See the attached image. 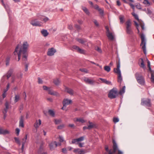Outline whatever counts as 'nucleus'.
I'll return each instance as SVG.
<instances>
[{"label":"nucleus","instance_id":"nucleus-26","mask_svg":"<svg viewBox=\"0 0 154 154\" xmlns=\"http://www.w3.org/2000/svg\"><path fill=\"white\" fill-rule=\"evenodd\" d=\"M8 103L7 102H6L5 103V108L3 111V114H6L7 110L8 108Z\"/></svg>","mask_w":154,"mask_h":154},{"label":"nucleus","instance_id":"nucleus-36","mask_svg":"<svg viewBox=\"0 0 154 154\" xmlns=\"http://www.w3.org/2000/svg\"><path fill=\"white\" fill-rule=\"evenodd\" d=\"M104 70L107 72H109L111 69L110 67L109 66H105L104 67Z\"/></svg>","mask_w":154,"mask_h":154},{"label":"nucleus","instance_id":"nucleus-39","mask_svg":"<svg viewBox=\"0 0 154 154\" xmlns=\"http://www.w3.org/2000/svg\"><path fill=\"white\" fill-rule=\"evenodd\" d=\"M78 52L80 54H85L86 53L85 51L84 50L81 49L80 48Z\"/></svg>","mask_w":154,"mask_h":154},{"label":"nucleus","instance_id":"nucleus-17","mask_svg":"<svg viewBox=\"0 0 154 154\" xmlns=\"http://www.w3.org/2000/svg\"><path fill=\"white\" fill-rule=\"evenodd\" d=\"M84 81L87 83H88L91 85H92L94 82V81L93 80H91L85 77L84 79Z\"/></svg>","mask_w":154,"mask_h":154},{"label":"nucleus","instance_id":"nucleus-35","mask_svg":"<svg viewBox=\"0 0 154 154\" xmlns=\"http://www.w3.org/2000/svg\"><path fill=\"white\" fill-rule=\"evenodd\" d=\"M15 142L19 146L20 145L21 143L19 138L17 137H14V138Z\"/></svg>","mask_w":154,"mask_h":154},{"label":"nucleus","instance_id":"nucleus-13","mask_svg":"<svg viewBox=\"0 0 154 154\" xmlns=\"http://www.w3.org/2000/svg\"><path fill=\"white\" fill-rule=\"evenodd\" d=\"M56 52V50L53 48L49 49L47 52V54L48 56H52Z\"/></svg>","mask_w":154,"mask_h":154},{"label":"nucleus","instance_id":"nucleus-55","mask_svg":"<svg viewBox=\"0 0 154 154\" xmlns=\"http://www.w3.org/2000/svg\"><path fill=\"white\" fill-rule=\"evenodd\" d=\"M43 89L45 90L48 91L49 88L48 87H47L46 86H43Z\"/></svg>","mask_w":154,"mask_h":154},{"label":"nucleus","instance_id":"nucleus-21","mask_svg":"<svg viewBox=\"0 0 154 154\" xmlns=\"http://www.w3.org/2000/svg\"><path fill=\"white\" fill-rule=\"evenodd\" d=\"M107 36L109 40H114V36L112 35V32H109L107 33Z\"/></svg>","mask_w":154,"mask_h":154},{"label":"nucleus","instance_id":"nucleus-49","mask_svg":"<svg viewBox=\"0 0 154 154\" xmlns=\"http://www.w3.org/2000/svg\"><path fill=\"white\" fill-rule=\"evenodd\" d=\"M151 81L154 83V74L153 73L151 75Z\"/></svg>","mask_w":154,"mask_h":154},{"label":"nucleus","instance_id":"nucleus-60","mask_svg":"<svg viewBox=\"0 0 154 154\" xmlns=\"http://www.w3.org/2000/svg\"><path fill=\"white\" fill-rule=\"evenodd\" d=\"M119 19L121 23H123L124 22L123 17H119Z\"/></svg>","mask_w":154,"mask_h":154},{"label":"nucleus","instance_id":"nucleus-56","mask_svg":"<svg viewBox=\"0 0 154 154\" xmlns=\"http://www.w3.org/2000/svg\"><path fill=\"white\" fill-rule=\"evenodd\" d=\"M84 144V143H78V145H79V147H83V145Z\"/></svg>","mask_w":154,"mask_h":154},{"label":"nucleus","instance_id":"nucleus-46","mask_svg":"<svg viewBox=\"0 0 154 154\" xmlns=\"http://www.w3.org/2000/svg\"><path fill=\"white\" fill-rule=\"evenodd\" d=\"M79 70L82 72H84L86 73L88 72V70L86 69L85 68L80 69Z\"/></svg>","mask_w":154,"mask_h":154},{"label":"nucleus","instance_id":"nucleus-62","mask_svg":"<svg viewBox=\"0 0 154 154\" xmlns=\"http://www.w3.org/2000/svg\"><path fill=\"white\" fill-rule=\"evenodd\" d=\"M5 77L6 76H5V75H3L2 77L1 81H2V82H3L5 81Z\"/></svg>","mask_w":154,"mask_h":154},{"label":"nucleus","instance_id":"nucleus-6","mask_svg":"<svg viewBox=\"0 0 154 154\" xmlns=\"http://www.w3.org/2000/svg\"><path fill=\"white\" fill-rule=\"evenodd\" d=\"M141 42L140 46L143 45L142 47V49L144 54H146V41L145 38V36L143 34H141L140 35Z\"/></svg>","mask_w":154,"mask_h":154},{"label":"nucleus","instance_id":"nucleus-40","mask_svg":"<svg viewBox=\"0 0 154 154\" xmlns=\"http://www.w3.org/2000/svg\"><path fill=\"white\" fill-rule=\"evenodd\" d=\"M89 125L88 126V129L90 130L93 128L94 125L92 123L90 122H89Z\"/></svg>","mask_w":154,"mask_h":154},{"label":"nucleus","instance_id":"nucleus-54","mask_svg":"<svg viewBox=\"0 0 154 154\" xmlns=\"http://www.w3.org/2000/svg\"><path fill=\"white\" fill-rule=\"evenodd\" d=\"M118 151V154H123V152L119 149L118 146V149L116 151V152Z\"/></svg>","mask_w":154,"mask_h":154},{"label":"nucleus","instance_id":"nucleus-23","mask_svg":"<svg viewBox=\"0 0 154 154\" xmlns=\"http://www.w3.org/2000/svg\"><path fill=\"white\" fill-rule=\"evenodd\" d=\"M41 33L44 37L47 36L49 34L47 31L45 29H43L41 32Z\"/></svg>","mask_w":154,"mask_h":154},{"label":"nucleus","instance_id":"nucleus-14","mask_svg":"<svg viewBox=\"0 0 154 154\" xmlns=\"http://www.w3.org/2000/svg\"><path fill=\"white\" fill-rule=\"evenodd\" d=\"M58 144L57 142L54 141L51 143L49 145L50 148L51 150H54V148L57 147Z\"/></svg>","mask_w":154,"mask_h":154},{"label":"nucleus","instance_id":"nucleus-24","mask_svg":"<svg viewBox=\"0 0 154 154\" xmlns=\"http://www.w3.org/2000/svg\"><path fill=\"white\" fill-rule=\"evenodd\" d=\"M126 31L127 33L129 35H131L133 33L131 28H126Z\"/></svg>","mask_w":154,"mask_h":154},{"label":"nucleus","instance_id":"nucleus-27","mask_svg":"<svg viewBox=\"0 0 154 154\" xmlns=\"http://www.w3.org/2000/svg\"><path fill=\"white\" fill-rule=\"evenodd\" d=\"M126 28H131V23L130 20H128L126 23Z\"/></svg>","mask_w":154,"mask_h":154},{"label":"nucleus","instance_id":"nucleus-3","mask_svg":"<svg viewBox=\"0 0 154 154\" xmlns=\"http://www.w3.org/2000/svg\"><path fill=\"white\" fill-rule=\"evenodd\" d=\"M120 62L119 60L118 62H117V68L114 69V72L117 73L118 74V82L121 83L122 81V78L121 75V72L120 69Z\"/></svg>","mask_w":154,"mask_h":154},{"label":"nucleus","instance_id":"nucleus-20","mask_svg":"<svg viewBox=\"0 0 154 154\" xmlns=\"http://www.w3.org/2000/svg\"><path fill=\"white\" fill-rule=\"evenodd\" d=\"M99 79L102 82L108 85H112L111 82L106 80V79H103L102 78H100Z\"/></svg>","mask_w":154,"mask_h":154},{"label":"nucleus","instance_id":"nucleus-42","mask_svg":"<svg viewBox=\"0 0 154 154\" xmlns=\"http://www.w3.org/2000/svg\"><path fill=\"white\" fill-rule=\"evenodd\" d=\"M132 14L133 15V16L138 21L139 20L138 18V17L137 14H135L134 12H132Z\"/></svg>","mask_w":154,"mask_h":154},{"label":"nucleus","instance_id":"nucleus-48","mask_svg":"<svg viewBox=\"0 0 154 154\" xmlns=\"http://www.w3.org/2000/svg\"><path fill=\"white\" fill-rule=\"evenodd\" d=\"M22 76H23V74L21 72L17 74V77L18 79L21 78L22 77Z\"/></svg>","mask_w":154,"mask_h":154},{"label":"nucleus","instance_id":"nucleus-30","mask_svg":"<svg viewBox=\"0 0 154 154\" xmlns=\"http://www.w3.org/2000/svg\"><path fill=\"white\" fill-rule=\"evenodd\" d=\"M48 91L49 94H50L51 95H56L58 94L57 92H54L53 91L50 90V89H49Z\"/></svg>","mask_w":154,"mask_h":154},{"label":"nucleus","instance_id":"nucleus-7","mask_svg":"<svg viewBox=\"0 0 154 154\" xmlns=\"http://www.w3.org/2000/svg\"><path fill=\"white\" fill-rule=\"evenodd\" d=\"M117 94V91L113 88L110 91L108 94V97L111 99H114L116 97Z\"/></svg>","mask_w":154,"mask_h":154},{"label":"nucleus","instance_id":"nucleus-32","mask_svg":"<svg viewBox=\"0 0 154 154\" xmlns=\"http://www.w3.org/2000/svg\"><path fill=\"white\" fill-rule=\"evenodd\" d=\"M125 86H124L122 89L120 90V91L119 92V94L120 95H122L125 92Z\"/></svg>","mask_w":154,"mask_h":154},{"label":"nucleus","instance_id":"nucleus-34","mask_svg":"<svg viewBox=\"0 0 154 154\" xmlns=\"http://www.w3.org/2000/svg\"><path fill=\"white\" fill-rule=\"evenodd\" d=\"M143 3L145 4L146 6H149L150 5V2L148 0H144L143 1Z\"/></svg>","mask_w":154,"mask_h":154},{"label":"nucleus","instance_id":"nucleus-33","mask_svg":"<svg viewBox=\"0 0 154 154\" xmlns=\"http://www.w3.org/2000/svg\"><path fill=\"white\" fill-rule=\"evenodd\" d=\"M10 60V57L9 56L7 57L5 60L6 65L7 66L9 65V63Z\"/></svg>","mask_w":154,"mask_h":154},{"label":"nucleus","instance_id":"nucleus-22","mask_svg":"<svg viewBox=\"0 0 154 154\" xmlns=\"http://www.w3.org/2000/svg\"><path fill=\"white\" fill-rule=\"evenodd\" d=\"M41 121L40 119H39L38 122L37 121H36V122L34 124V126L36 128H38L39 126L41 125Z\"/></svg>","mask_w":154,"mask_h":154},{"label":"nucleus","instance_id":"nucleus-5","mask_svg":"<svg viewBox=\"0 0 154 154\" xmlns=\"http://www.w3.org/2000/svg\"><path fill=\"white\" fill-rule=\"evenodd\" d=\"M140 104L142 106H145L147 107H150L152 105L151 100L149 99H145L143 98L141 99Z\"/></svg>","mask_w":154,"mask_h":154},{"label":"nucleus","instance_id":"nucleus-41","mask_svg":"<svg viewBox=\"0 0 154 154\" xmlns=\"http://www.w3.org/2000/svg\"><path fill=\"white\" fill-rule=\"evenodd\" d=\"M75 121L79 122L82 123H84L85 122V121L84 119L81 118H77Z\"/></svg>","mask_w":154,"mask_h":154},{"label":"nucleus","instance_id":"nucleus-31","mask_svg":"<svg viewBox=\"0 0 154 154\" xmlns=\"http://www.w3.org/2000/svg\"><path fill=\"white\" fill-rule=\"evenodd\" d=\"M140 60H141V63H140V66L141 67L144 69L145 68V65L144 63V61L143 59L142 58H140Z\"/></svg>","mask_w":154,"mask_h":154},{"label":"nucleus","instance_id":"nucleus-25","mask_svg":"<svg viewBox=\"0 0 154 154\" xmlns=\"http://www.w3.org/2000/svg\"><path fill=\"white\" fill-rule=\"evenodd\" d=\"M76 40L82 44H84L85 42H87L86 40H83V39L81 38H76Z\"/></svg>","mask_w":154,"mask_h":154},{"label":"nucleus","instance_id":"nucleus-53","mask_svg":"<svg viewBox=\"0 0 154 154\" xmlns=\"http://www.w3.org/2000/svg\"><path fill=\"white\" fill-rule=\"evenodd\" d=\"M15 130L17 136H18L19 134L20 130L18 128H16Z\"/></svg>","mask_w":154,"mask_h":154},{"label":"nucleus","instance_id":"nucleus-19","mask_svg":"<svg viewBox=\"0 0 154 154\" xmlns=\"http://www.w3.org/2000/svg\"><path fill=\"white\" fill-rule=\"evenodd\" d=\"M9 133V132L7 130H5L0 128V134H3V135H5L8 134Z\"/></svg>","mask_w":154,"mask_h":154},{"label":"nucleus","instance_id":"nucleus-9","mask_svg":"<svg viewBox=\"0 0 154 154\" xmlns=\"http://www.w3.org/2000/svg\"><path fill=\"white\" fill-rule=\"evenodd\" d=\"M84 139V137L82 136L81 137L77 139H74L72 140V144H78V143H79V142L83 141Z\"/></svg>","mask_w":154,"mask_h":154},{"label":"nucleus","instance_id":"nucleus-28","mask_svg":"<svg viewBox=\"0 0 154 154\" xmlns=\"http://www.w3.org/2000/svg\"><path fill=\"white\" fill-rule=\"evenodd\" d=\"M53 82L56 85H58L60 82V81L59 79H54Z\"/></svg>","mask_w":154,"mask_h":154},{"label":"nucleus","instance_id":"nucleus-2","mask_svg":"<svg viewBox=\"0 0 154 154\" xmlns=\"http://www.w3.org/2000/svg\"><path fill=\"white\" fill-rule=\"evenodd\" d=\"M113 143L112 148L113 151H112V149H109V147L108 146L106 145L105 146V149L106 151L108 152L109 154H114L116 153V151L118 149V145L114 139H113L112 140Z\"/></svg>","mask_w":154,"mask_h":154},{"label":"nucleus","instance_id":"nucleus-12","mask_svg":"<svg viewBox=\"0 0 154 154\" xmlns=\"http://www.w3.org/2000/svg\"><path fill=\"white\" fill-rule=\"evenodd\" d=\"M72 103V100H69L67 99H64L63 101V104L64 106H66Z\"/></svg>","mask_w":154,"mask_h":154},{"label":"nucleus","instance_id":"nucleus-38","mask_svg":"<svg viewBox=\"0 0 154 154\" xmlns=\"http://www.w3.org/2000/svg\"><path fill=\"white\" fill-rule=\"evenodd\" d=\"M48 113L49 114L52 116L54 117L55 115V113L52 110L49 109L48 110Z\"/></svg>","mask_w":154,"mask_h":154},{"label":"nucleus","instance_id":"nucleus-57","mask_svg":"<svg viewBox=\"0 0 154 154\" xmlns=\"http://www.w3.org/2000/svg\"><path fill=\"white\" fill-rule=\"evenodd\" d=\"M38 82L39 84H42L43 83V81L41 79H40V78L38 77Z\"/></svg>","mask_w":154,"mask_h":154},{"label":"nucleus","instance_id":"nucleus-47","mask_svg":"<svg viewBox=\"0 0 154 154\" xmlns=\"http://www.w3.org/2000/svg\"><path fill=\"white\" fill-rule=\"evenodd\" d=\"M97 10H98L99 11L100 14L101 15L103 14L104 12L103 10H102L101 8H99Z\"/></svg>","mask_w":154,"mask_h":154},{"label":"nucleus","instance_id":"nucleus-10","mask_svg":"<svg viewBox=\"0 0 154 154\" xmlns=\"http://www.w3.org/2000/svg\"><path fill=\"white\" fill-rule=\"evenodd\" d=\"M73 152L75 153L78 152V154H85L87 152L85 150L80 149L79 148L75 149L73 150Z\"/></svg>","mask_w":154,"mask_h":154},{"label":"nucleus","instance_id":"nucleus-51","mask_svg":"<svg viewBox=\"0 0 154 154\" xmlns=\"http://www.w3.org/2000/svg\"><path fill=\"white\" fill-rule=\"evenodd\" d=\"M72 48H73L74 49L76 50V51L78 52L80 48L78 46L75 45H74L72 47Z\"/></svg>","mask_w":154,"mask_h":154},{"label":"nucleus","instance_id":"nucleus-18","mask_svg":"<svg viewBox=\"0 0 154 154\" xmlns=\"http://www.w3.org/2000/svg\"><path fill=\"white\" fill-rule=\"evenodd\" d=\"M24 117L23 116H21L20 118V121H19V127H21L22 128H23L24 127Z\"/></svg>","mask_w":154,"mask_h":154},{"label":"nucleus","instance_id":"nucleus-44","mask_svg":"<svg viewBox=\"0 0 154 154\" xmlns=\"http://www.w3.org/2000/svg\"><path fill=\"white\" fill-rule=\"evenodd\" d=\"M95 49L100 53H101L102 52L101 49L98 47H95Z\"/></svg>","mask_w":154,"mask_h":154},{"label":"nucleus","instance_id":"nucleus-45","mask_svg":"<svg viewBox=\"0 0 154 154\" xmlns=\"http://www.w3.org/2000/svg\"><path fill=\"white\" fill-rule=\"evenodd\" d=\"M75 27L77 29V30L79 31V30H81V26L77 25V24H75L74 25Z\"/></svg>","mask_w":154,"mask_h":154},{"label":"nucleus","instance_id":"nucleus-37","mask_svg":"<svg viewBox=\"0 0 154 154\" xmlns=\"http://www.w3.org/2000/svg\"><path fill=\"white\" fill-rule=\"evenodd\" d=\"M40 19L41 20L45 22L49 20L48 18L46 17H41Z\"/></svg>","mask_w":154,"mask_h":154},{"label":"nucleus","instance_id":"nucleus-63","mask_svg":"<svg viewBox=\"0 0 154 154\" xmlns=\"http://www.w3.org/2000/svg\"><path fill=\"white\" fill-rule=\"evenodd\" d=\"M129 5L131 6V8L133 9V10H134V6L132 4L130 3L129 4Z\"/></svg>","mask_w":154,"mask_h":154},{"label":"nucleus","instance_id":"nucleus-16","mask_svg":"<svg viewBox=\"0 0 154 154\" xmlns=\"http://www.w3.org/2000/svg\"><path fill=\"white\" fill-rule=\"evenodd\" d=\"M13 72V70L11 69L8 71L6 74L5 75L7 77V79H8L11 76Z\"/></svg>","mask_w":154,"mask_h":154},{"label":"nucleus","instance_id":"nucleus-11","mask_svg":"<svg viewBox=\"0 0 154 154\" xmlns=\"http://www.w3.org/2000/svg\"><path fill=\"white\" fill-rule=\"evenodd\" d=\"M65 91L71 96L73 95L74 94V90L68 87H66Z\"/></svg>","mask_w":154,"mask_h":154},{"label":"nucleus","instance_id":"nucleus-52","mask_svg":"<svg viewBox=\"0 0 154 154\" xmlns=\"http://www.w3.org/2000/svg\"><path fill=\"white\" fill-rule=\"evenodd\" d=\"M119 120L118 118H114L113 119V121L115 123H116L118 122Z\"/></svg>","mask_w":154,"mask_h":154},{"label":"nucleus","instance_id":"nucleus-4","mask_svg":"<svg viewBox=\"0 0 154 154\" xmlns=\"http://www.w3.org/2000/svg\"><path fill=\"white\" fill-rule=\"evenodd\" d=\"M135 78L139 84L142 85H143L145 84V79L144 77L140 73L137 72L135 74Z\"/></svg>","mask_w":154,"mask_h":154},{"label":"nucleus","instance_id":"nucleus-64","mask_svg":"<svg viewBox=\"0 0 154 154\" xmlns=\"http://www.w3.org/2000/svg\"><path fill=\"white\" fill-rule=\"evenodd\" d=\"M60 120H55V122L56 124H58L60 122Z\"/></svg>","mask_w":154,"mask_h":154},{"label":"nucleus","instance_id":"nucleus-1","mask_svg":"<svg viewBox=\"0 0 154 154\" xmlns=\"http://www.w3.org/2000/svg\"><path fill=\"white\" fill-rule=\"evenodd\" d=\"M29 45L26 42H23L22 46L20 44H18L16 46L14 54L15 55H18V61L20 59L21 55H22V60L26 62L27 60L28 53L27 49Z\"/></svg>","mask_w":154,"mask_h":154},{"label":"nucleus","instance_id":"nucleus-15","mask_svg":"<svg viewBox=\"0 0 154 154\" xmlns=\"http://www.w3.org/2000/svg\"><path fill=\"white\" fill-rule=\"evenodd\" d=\"M27 134H26L24 137L22 139V146L21 148V150L22 151V152H23V151L24 146L26 142V140L27 138Z\"/></svg>","mask_w":154,"mask_h":154},{"label":"nucleus","instance_id":"nucleus-59","mask_svg":"<svg viewBox=\"0 0 154 154\" xmlns=\"http://www.w3.org/2000/svg\"><path fill=\"white\" fill-rule=\"evenodd\" d=\"M59 141L61 142H63V138L61 136H59Z\"/></svg>","mask_w":154,"mask_h":154},{"label":"nucleus","instance_id":"nucleus-43","mask_svg":"<svg viewBox=\"0 0 154 154\" xmlns=\"http://www.w3.org/2000/svg\"><path fill=\"white\" fill-rule=\"evenodd\" d=\"M83 10L88 15H89L90 13L88 11V9L86 7H84L83 8Z\"/></svg>","mask_w":154,"mask_h":154},{"label":"nucleus","instance_id":"nucleus-61","mask_svg":"<svg viewBox=\"0 0 154 154\" xmlns=\"http://www.w3.org/2000/svg\"><path fill=\"white\" fill-rule=\"evenodd\" d=\"M64 127V125H62L57 127V128L58 129H61Z\"/></svg>","mask_w":154,"mask_h":154},{"label":"nucleus","instance_id":"nucleus-8","mask_svg":"<svg viewBox=\"0 0 154 154\" xmlns=\"http://www.w3.org/2000/svg\"><path fill=\"white\" fill-rule=\"evenodd\" d=\"M41 22L38 21L36 19L32 20L30 22V24L34 26H42Z\"/></svg>","mask_w":154,"mask_h":154},{"label":"nucleus","instance_id":"nucleus-50","mask_svg":"<svg viewBox=\"0 0 154 154\" xmlns=\"http://www.w3.org/2000/svg\"><path fill=\"white\" fill-rule=\"evenodd\" d=\"M93 22L94 23L95 25L97 26H99V24L96 20H95V19L94 20Z\"/></svg>","mask_w":154,"mask_h":154},{"label":"nucleus","instance_id":"nucleus-29","mask_svg":"<svg viewBox=\"0 0 154 154\" xmlns=\"http://www.w3.org/2000/svg\"><path fill=\"white\" fill-rule=\"evenodd\" d=\"M15 99L14 101L15 103H16L18 101L20 98V96L18 94H15L14 97Z\"/></svg>","mask_w":154,"mask_h":154},{"label":"nucleus","instance_id":"nucleus-58","mask_svg":"<svg viewBox=\"0 0 154 154\" xmlns=\"http://www.w3.org/2000/svg\"><path fill=\"white\" fill-rule=\"evenodd\" d=\"M62 152L64 153H66L67 152V150L66 148H63L62 149Z\"/></svg>","mask_w":154,"mask_h":154}]
</instances>
